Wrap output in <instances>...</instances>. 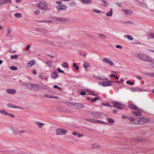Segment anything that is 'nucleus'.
Segmentation results:
<instances>
[{"mask_svg": "<svg viewBox=\"0 0 154 154\" xmlns=\"http://www.w3.org/2000/svg\"><path fill=\"white\" fill-rule=\"evenodd\" d=\"M129 120L131 122H133V123L136 124H142L143 123H146L148 122V119L145 118L139 117L138 119H136L132 117H128Z\"/></svg>", "mask_w": 154, "mask_h": 154, "instance_id": "obj_1", "label": "nucleus"}, {"mask_svg": "<svg viewBox=\"0 0 154 154\" xmlns=\"http://www.w3.org/2000/svg\"><path fill=\"white\" fill-rule=\"evenodd\" d=\"M137 57L141 60L150 63L152 62L151 58L146 55L143 54H139L137 55Z\"/></svg>", "mask_w": 154, "mask_h": 154, "instance_id": "obj_2", "label": "nucleus"}, {"mask_svg": "<svg viewBox=\"0 0 154 154\" xmlns=\"http://www.w3.org/2000/svg\"><path fill=\"white\" fill-rule=\"evenodd\" d=\"M112 103L114 105L113 106H112V107L116 108L122 110V108L125 107V106L122 103L117 102H113Z\"/></svg>", "mask_w": 154, "mask_h": 154, "instance_id": "obj_3", "label": "nucleus"}, {"mask_svg": "<svg viewBox=\"0 0 154 154\" xmlns=\"http://www.w3.org/2000/svg\"><path fill=\"white\" fill-rule=\"evenodd\" d=\"M67 132V131L63 128H58L56 130V134L57 135H65L66 134Z\"/></svg>", "mask_w": 154, "mask_h": 154, "instance_id": "obj_4", "label": "nucleus"}, {"mask_svg": "<svg viewBox=\"0 0 154 154\" xmlns=\"http://www.w3.org/2000/svg\"><path fill=\"white\" fill-rule=\"evenodd\" d=\"M39 8L46 10L48 8L47 4L45 2H40L39 3Z\"/></svg>", "mask_w": 154, "mask_h": 154, "instance_id": "obj_5", "label": "nucleus"}, {"mask_svg": "<svg viewBox=\"0 0 154 154\" xmlns=\"http://www.w3.org/2000/svg\"><path fill=\"white\" fill-rule=\"evenodd\" d=\"M70 105L76 107L78 109L82 108L84 107V105L82 103H70Z\"/></svg>", "mask_w": 154, "mask_h": 154, "instance_id": "obj_6", "label": "nucleus"}, {"mask_svg": "<svg viewBox=\"0 0 154 154\" xmlns=\"http://www.w3.org/2000/svg\"><path fill=\"white\" fill-rule=\"evenodd\" d=\"M91 115L93 117L97 119L99 118L101 116V113L100 112H91Z\"/></svg>", "mask_w": 154, "mask_h": 154, "instance_id": "obj_7", "label": "nucleus"}, {"mask_svg": "<svg viewBox=\"0 0 154 154\" xmlns=\"http://www.w3.org/2000/svg\"><path fill=\"white\" fill-rule=\"evenodd\" d=\"M112 82V81H109L108 82H100L98 83L99 85H102L103 86H109L111 85L110 83Z\"/></svg>", "mask_w": 154, "mask_h": 154, "instance_id": "obj_8", "label": "nucleus"}, {"mask_svg": "<svg viewBox=\"0 0 154 154\" xmlns=\"http://www.w3.org/2000/svg\"><path fill=\"white\" fill-rule=\"evenodd\" d=\"M102 61L103 63H107L110 65H112L113 64L112 61L107 58H105L103 59Z\"/></svg>", "mask_w": 154, "mask_h": 154, "instance_id": "obj_9", "label": "nucleus"}, {"mask_svg": "<svg viewBox=\"0 0 154 154\" xmlns=\"http://www.w3.org/2000/svg\"><path fill=\"white\" fill-rule=\"evenodd\" d=\"M11 0H0V6L11 3Z\"/></svg>", "mask_w": 154, "mask_h": 154, "instance_id": "obj_10", "label": "nucleus"}, {"mask_svg": "<svg viewBox=\"0 0 154 154\" xmlns=\"http://www.w3.org/2000/svg\"><path fill=\"white\" fill-rule=\"evenodd\" d=\"M29 86H31V89L34 91H35L38 89L37 85H32V84H29L28 85Z\"/></svg>", "mask_w": 154, "mask_h": 154, "instance_id": "obj_11", "label": "nucleus"}, {"mask_svg": "<svg viewBox=\"0 0 154 154\" xmlns=\"http://www.w3.org/2000/svg\"><path fill=\"white\" fill-rule=\"evenodd\" d=\"M129 108L141 111V110L138 109L135 105L134 104H130L128 106Z\"/></svg>", "mask_w": 154, "mask_h": 154, "instance_id": "obj_12", "label": "nucleus"}, {"mask_svg": "<svg viewBox=\"0 0 154 154\" xmlns=\"http://www.w3.org/2000/svg\"><path fill=\"white\" fill-rule=\"evenodd\" d=\"M35 64V60H32L29 62L27 63V66L28 67H30L32 65H33Z\"/></svg>", "mask_w": 154, "mask_h": 154, "instance_id": "obj_13", "label": "nucleus"}, {"mask_svg": "<svg viewBox=\"0 0 154 154\" xmlns=\"http://www.w3.org/2000/svg\"><path fill=\"white\" fill-rule=\"evenodd\" d=\"M122 10L124 12L125 14L126 15H130L133 13L132 11L128 9H122Z\"/></svg>", "mask_w": 154, "mask_h": 154, "instance_id": "obj_14", "label": "nucleus"}, {"mask_svg": "<svg viewBox=\"0 0 154 154\" xmlns=\"http://www.w3.org/2000/svg\"><path fill=\"white\" fill-rule=\"evenodd\" d=\"M7 106L9 107L15 109L18 108H19V106H17L11 103H8L7 104Z\"/></svg>", "mask_w": 154, "mask_h": 154, "instance_id": "obj_15", "label": "nucleus"}, {"mask_svg": "<svg viewBox=\"0 0 154 154\" xmlns=\"http://www.w3.org/2000/svg\"><path fill=\"white\" fill-rule=\"evenodd\" d=\"M53 74L51 75V77L54 79H56L57 78L58 76V75L57 72H54L53 73Z\"/></svg>", "mask_w": 154, "mask_h": 154, "instance_id": "obj_16", "label": "nucleus"}, {"mask_svg": "<svg viewBox=\"0 0 154 154\" xmlns=\"http://www.w3.org/2000/svg\"><path fill=\"white\" fill-rule=\"evenodd\" d=\"M144 75L150 77H154V72H146L144 73Z\"/></svg>", "mask_w": 154, "mask_h": 154, "instance_id": "obj_17", "label": "nucleus"}, {"mask_svg": "<svg viewBox=\"0 0 154 154\" xmlns=\"http://www.w3.org/2000/svg\"><path fill=\"white\" fill-rule=\"evenodd\" d=\"M81 1L82 2L87 4H90L92 3V0H81Z\"/></svg>", "mask_w": 154, "mask_h": 154, "instance_id": "obj_18", "label": "nucleus"}, {"mask_svg": "<svg viewBox=\"0 0 154 154\" xmlns=\"http://www.w3.org/2000/svg\"><path fill=\"white\" fill-rule=\"evenodd\" d=\"M7 91L9 94H14L16 93V91L14 89H8L7 90Z\"/></svg>", "mask_w": 154, "mask_h": 154, "instance_id": "obj_19", "label": "nucleus"}, {"mask_svg": "<svg viewBox=\"0 0 154 154\" xmlns=\"http://www.w3.org/2000/svg\"><path fill=\"white\" fill-rule=\"evenodd\" d=\"M67 19L64 18L59 17L58 18V21L65 22H67Z\"/></svg>", "mask_w": 154, "mask_h": 154, "instance_id": "obj_20", "label": "nucleus"}, {"mask_svg": "<svg viewBox=\"0 0 154 154\" xmlns=\"http://www.w3.org/2000/svg\"><path fill=\"white\" fill-rule=\"evenodd\" d=\"M112 8L110 9L109 11L106 14L107 16L111 17L112 15Z\"/></svg>", "mask_w": 154, "mask_h": 154, "instance_id": "obj_21", "label": "nucleus"}, {"mask_svg": "<svg viewBox=\"0 0 154 154\" xmlns=\"http://www.w3.org/2000/svg\"><path fill=\"white\" fill-rule=\"evenodd\" d=\"M100 147V146L97 143H93L91 145V147L93 148H98Z\"/></svg>", "mask_w": 154, "mask_h": 154, "instance_id": "obj_22", "label": "nucleus"}, {"mask_svg": "<svg viewBox=\"0 0 154 154\" xmlns=\"http://www.w3.org/2000/svg\"><path fill=\"white\" fill-rule=\"evenodd\" d=\"M131 112L136 116H139L142 115V113L138 111H132Z\"/></svg>", "mask_w": 154, "mask_h": 154, "instance_id": "obj_23", "label": "nucleus"}, {"mask_svg": "<svg viewBox=\"0 0 154 154\" xmlns=\"http://www.w3.org/2000/svg\"><path fill=\"white\" fill-rule=\"evenodd\" d=\"M124 37L127 38L130 40H132L133 39V37L132 36L128 35H125Z\"/></svg>", "mask_w": 154, "mask_h": 154, "instance_id": "obj_24", "label": "nucleus"}, {"mask_svg": "<svg viewBox=\"0 0 154 154\" xmlns=\"http://www.w3.org/2000/svg\"><path fill=\"white\" fill-rule=\"evenodd\" d=\"M94 123H100V124H108V123H106V122H103L102 121L97 120V119H95V121L94 122Z\"/></svg>", "mask_w": 154, "mask_h": 154, "instance_id": "obj_25", "label": "nucleus"}, {"mask_svg": "<svg viewBox=\"0 0 154 154\" xmlns=\"http://www.w3.org/2000/svg\"><path fill=\"white\" fill-rule=\"evenodd\" d=\"M95 119H91L89 118H87L85 119V120L87 121L94 123L95 121Z\"/></svg>", "mask_w": 154, "mask_h": 154, "instance_id": "obj_26", "label": "nucleus"}, {"mask_svg": "<svg viewBox=\"0 0 154 154\" xmlns=\"http://www.w3.org/2000/svg\"><path fill=\"white\" fill-rule=\"evenodd\" d=\"M52 63L53 62L51 61L50 60L47 62L46 64L49 67L51 68L52 66Z\"/></svg>", "mask_w": 154, "mask_h": 154, "instance_id": "obj_27", "label": "nucleus"}, {"mask_svg": "<svg viewBox=\"0 0 154 154\" xmlns=\"http://www.w3.org/2000/svg\"><path fill=\"white\" fill-rule=\"evenodd\" d=\"M101 2L102 3H103L102 4V5L103 7L106 6L108 5V3L106 1L102 0Z\"/></svg>", "mask_w": 154, "mask_h": 154, "instance_id": "obj_28", "label": "nucleus"}, {"mask_svg": "<svg viewBox=\"0 0 154 154\" xmlns=\"http://www.w3.org/2000/svg\"><path fill=\"white\" fill-rule=\"evenodd\" d=\"M83 66L85 69H86L89 66V65L88 63L85 62L83 64Z\"/></svg>", "mask_w": 154, "mask_h": 154, "instance_id": "obj_29", "label": "nucleus"}, {"mask_svg": "<svg viewBox=\"0 0 154 154\" xmlns=\"http://www.w3.org/2000/svg\"><path fill=\"white\" fill-rule=\"evenodd\" d=\"M107 119L108 120V121L109 123H114V121L112 119L109 117H107Z\"/></svg>", "mask_w": 154, "mask_h": 154, "instance_id": "obj_30", "label": "nucleus"}, {"mask_svg": "<svg viewBox=\"0 0 154 154\" xmlns=\"http://www.w3.org/2000/svg\"><path fill=\"white\" fill-rule=\"evenodd\" d=\"M0 113L4 115H7L8 112L4 110H0Z\"/></svg>", "mask_w": 154, "mask_h": 154, "instance_id": "obj_31", "label": "nucleus"}, {"mask_svg": "<svg viewBox=\"0 0 154 154\" xmlns=\"http://www.w3.org/2000/svg\"><path fill=\"white\" fill-rule=\"evenodd\" d=\"M98 36L100 38H103L104 39L106 38V35L104 34H100Z\"/></svg>", "mask_w": 154, "mask_h": 154, "instance_id": "obj_32", "label": "nucleus"}, {"mask_svg": "<svg viewBox=\"0 0 154 154\" xmlns=\"http://www.w3.org/2000/svg\"><path fill=\"white\" fill-rule=\"evenodd\" d=\"M92 11L97 13H101V11L100 10L96 9H93Z\"/></svg>", "mask_w": 154, "mask_h": 154, "instance_id": "obj_33", "label": "nucleus"}, {"mask_svg": "<svg viewBox=\"0 0 154 154\" xmlns=\"http://www.w3.org/2000/svg\"><path fill=\"white\" fill-rule=\"evenodd\" d=\"M21 13H16L14 14V16L17 18H20L21 17Z\"/></svg>", "mask_w": 154, "mask_h": 154, "instance_id": "obj_34", "label": "nucleus"}, {"mask_svg": "<svg viewBox=\"0 0 154 154\" xmlns=\"http://www.w3.org/2000/svg\"><path fill=\"white\" fill-rule=\"evenodd\" d=\"M100 100V98L99 97H95L93 98H92L91 100V102H93L94 101H96L97 100Z\"/></svg>", "mask_w": 154, "mask_h": 154, "instance_id": "obj_35", "label": "nucleus"}, {"mask_svg": "<svg viewBox=\"0 0 154 154\" xmlns=\"http://www.w3.org/2000/svg\"><path fill=\"white\" fill-rule=\"evenodd\" d=\"M141 89H140L139 88H133L131 89V91H139Z\"/></svg>", "mask_w": 154, "mask_h": 154, "instance_id": "obj_36", "label": "nucleus"}, {"mask_svg": "<svg viewBox=\"0 0 154 154\" xmlns=\"http://www.w3.org/2000/svg\"><path fill=\"white\" fill-rule=\"evenodd\" d=\"M10 69L11 70H16L17 69V68L14 66H12L10 67Z\"/></svg>", "mask_w": 154, "mask_h": 154, "instance_id": "obj_37", "label": "nucleus"}, {"mask_svg": "<svg viewBox=\"0 0 154 154\" xmlns=\"http://www.w3.org/2000/svg\"><path fill=\"white\" fill-rule=\"evenodd\" d=\"M61 9L65 10L66 9V6L64 5H61Z\"/></svg>", "mask_w": 154, "mask_h": 154, "instance_id": "obj_38", "label": "nucleus"}, {"mask_svg": "<svg viewBox=\"0 0 154 154\" xmlns=\"http://www.w3.org/2000/svg\"><path fill=\"white\" fill-rule=\"evenodd\" d=\"M7 30L8 31V34L7 35H9L10 33L12 31V29L10 28H8L7 29Z\"/></svg>", "mask_w": 154, "mask_h": 154, "instance_id": "obj_39", "label": "nucleus"}, {"mask_svg": "<svg viewBox=\"0 0 154 154\" xmlns=\"http://www.w3.org/2000/svg\"><path fill=\"white\" fill-rule=\"evenodd\" d=\"M45 96L46 97L49 98H53L52 96L50 95H49L47 94H45Z\"/></svg>", "mask_w": 154, "mask_h": 154, "instance_id": "obj_40", "label": "nucleus"}, {"mask_svg": "<svg viewBox=\"0 0 154 154\" xmlns=\"http://www.w3.org/2000/svg\"><path fill=\"white\" fill-rule=\"evenodd\" d=\"M9 133H10V131H11V134H14V131L12 129V128L11 127H10V128H9Z\"/></svg>", "mask_w": 154, "mask_h": 154, "instance_id": "obj_41", "label": "nucleus"}, {"mask_svg": "<svg viewBox=\"0 0 154 154\" xmlns=\"http://www.w3.org/2000/svg\"><path fill=\"white\" fill-rule=\"evenodd\" d=\"M101 105L102 106H108L109 107H112V106L110 105L106 104L103 102L101 103Z\"/></svg>", "mask_w": 154, "mask_h": 154, "instance_id": "obj_42", "label": "nucleus"}, {"mask_svg": "<svg viewBox=\"0 0 154 154\" xmlns=\"http://www.w3.org/2000/svg\"><path fill=\"white\" fill-rule=\"evenodd\" d=\"M126 83L128 84H129L130 85H134V83L133 82H131L129 81H127L126 82Z\"/></svg>", "mask_w": 154, "mask_h": 154, "instance_id": "obj_43", "label": "nucleus"}, {"mask_svg": "<svg viewBox=\"0 0 154 154\" xmlns=\"http://www.w3.org/2000/svg\"><path fill=\"white\" fill-rule=\"evenodd\" d=\"M18 57V55H14L13 56H11V59H13V58L17 59Z\"/></svg>", "mask_w": 154, "mask_h": 154, "instance_id": "obj_44", "label": "nucleus"}, {"mask_svg": "<svg viewBox=\"0 0 154 154\" xmlns=\"http://www.w3.org/2000/svg\"><path fill=\"white\" fill-rule=\"evenodd\" d=\"M62 66L63 67L65 68H68V65L65 63H63L62 64Z\"/></svg>", "mask_w": 154, "mask_h": 154, "instance_id": "obj_45", "label": "nucleus"}, {"mask_svg": "<svg viewBox=\"0 0 154 154\" xmlns=\"http://www.w3.org/2000/svg\"><path fill=\"white\" fill-rule=\"evenodd\" d=\"M76 4V3L74 2H71L70 4V5L72 6H74Z\"/></svg>", "mask_w": 154, "mask_h": 154, "instance_id": "obj_46", "label": "nucleus"}, {"mask_svg": "<svg viewBox=\"0 0 154 154\" xmlns=\"http://www.w3.org/2000/svg\"><path fill=\"white\" fill-rule=\"evenodd\" d=\"M53 87L54 88H55L58 89L60 90H62V89L60 88L59 87H58V86H57L56 85H54V86Z\"/></svg>", "mask_w": 154, "mask_h": 154, "instance_id": "obj_47", "label": "nucleus"}, {"mask_svg": "<svg viewBox=\"0 0 154 154\" xmlns=\"http://www.w3.org/2000/svg\"><path fill=\"white\" fill-rule=\"evenodd\" d=\"M44 125V124L43 123L39 122V128H42V127Z\"/></svg>", "mask_w": 154, "mask_h": 154, "instance_id": "obj_48", "label": "nucleus"}, {"mask_svg": "<svg viewBox=\"0 0 154 154\" xmlns=\"http://www.w3.org/2000/svg\"><path fill=\"white\" fill-rule=\"evenodd\" d=\"M56 8L59 11H60V10H61V5H59L58 6H57L56 7Z\"/></svg>", "mask_w": 154, "mask_h": 154, "instance_id": "obj_49", "label": "nucleus"}, {"mask_svg": "<svg viewBox=\"0 0 154 154\" xmlns=\"http://www.w3.org/2000/svg\"><path fill=\"white\" fill-rule=\"evenodd\" d=\"M150 36L152 38H154V33L152 32H151L149 34Z\"/></svg>", "mask_w": 154, "mask_h": 154, "instance_id": "obj_50", "label": "nucleus"}, {"mask_svg": "<svg viewBox=\"0 0 154 154\" xmlns=\"http://www.w3.org/2000/svg\"><path fill=\"white\" fill-rule=\"evenodd\" d=\"M39 22H45V23H47V22H52V21H50V20H45V21H39Z\"/></svg>", "mask_w": 154, "mask_h": 154, "instance_id": "obj_51", "label": "nucleus"}, {"mask_svg": "<svg viewBox=\"0 0 154 154\" xmlns=\"http://www.w3.org/2000/svg\"><path fill=\"white\" fill-rule=\"evenodd\" d=\"M51 19L54 20L58 21V18L53 17H51Z\"/></svg>", "mask_w": 154, "mask_h": 154, "instance_id": "obj_52", "label": "nucleus"}, {"mask_svg": "<svg viewBox=\"0 0 154 154\" xmlns=\"http://www.w3.org/2000/svg\"><path fill=\"white\" fill-rule=\"evenodd\" d=\"M79 94L82 95H84L86 94V93L85 91H82L81 93H80Z\"/></svg>", "mask_w": 154, "mask_h": 154, "instance_id": "obj_53", "label": "nucleus"}, {"mask_svg": "<svg viewBox=\"0 0 154 154\" xmlns=\"http://www.w3.org/2000/svg\"><path fill=\"white\" fill-rule=\"evenodd\" d=\"M39 77H40L41 78V79H45L46 81L48 80V79L46 78L44 76H39Z\"/></svg>", "mask_w": 154, "mask_h": 154, "instance_id": "obj_54", "label": "nucleus"}, {"mask_svg": "<svg viewBox=\"0 0 154 154\" xmlns=\"http://www.w3.org/2000/svg\"><path fill=\"white\" fill-rule=\"evenodd\" d=\"M57 70L58 71L60 72H61V73H64V72L62 70L60 69L59 68H58L57 69Z\"/></svg>", "mask_w": 154, "mask_h": 154, "instance_id": "obj_55", "label": "nucleus"}, {"mask_svg": "<svg viewBox=\"0 0 154 154\" xmlns=\"http://www.w3.org/2000/svg\"><path fill=\"white\" fill-rule=\"evenodd\" d=\"M7 115H9V116H10L11 117H12V118H14L15 117L14 115H13L12 114H11V113H8Z\"/></svg>", "mask_w": 154, "mask_h": 154, "instance_id": "obj_56", "label": "nucleus"}, {"mask_svg": "<svg viewBox=\"0 0 154 154\" xmlns=\"http://www.w3.org/2000/svg\"><path fill=\"white\" fill-rule=\"evenodd\" d=\"M77 136L79 137H82L83 136V135L82 134H79L78 133L77 134Z\"/></svg>", "mask_w": 154, "mask_h": 154, "instance_id": "obj_57", "label": "nucleus"}, {"mask_svg": "<svg viewBox=\"0 0 154 154\" xmlns=\"http://www.w3.org/2000/svg\"><path fill=\"white\" fill-rule=\"evenodd\" d=\"M30 45L29 44L28 45L26 48V49L27 50H28L30 48Z\"/></svg>", "mask_w": 154, "mask_h": 154, "instance_id": "obj_58", "label": "nucleus"}, {"mask_svg": "<svg viewBox=\"0 0 154 154\" xmlns=\"http://www.w3.org/2000/svg\"><path fill=\"white\" fill-rule=\"evenodd\" d=\"M116 46L117 48L122 49V46L120 45H116Z\"/></svg>", "mask_w": 154, "mask_h": 154, "instance_id": "obj_59", "label": "nucleus"}, {"mask_svg": "<svg viewBox=\"0 0 154 154\" xmlns=\"http://www.w3.org/2000/svg\"><path fill=\"white\" fill-rule=\"evenodd\" d=\"M34 14H38V10H37L34 12Z\"/></svg>", "mask_w": 154, "mask_h": 154, "instance_id": "obj_60", "label": "nucleus"}, {"mask_svg": "<svg viewBox=\"0 0 154 154\" xmlns=\"http://www.w3.org/2000/svg\"><path fill=\"white\" fill-rule=\"evenodd\" d=\"M32 73L34 74L35 75L36 73V71L35 70H33L32 71Z\"/></svg>", "mask_w": 154, "mask_h": 154, "instance_id": "obj_61", "label": "nucleus"}, {"mask_svg": "<svg viewBox=\"0 0 154 154\" xmlns=\"http://www.w3.org/2000/svg\"><path fill=\"white\" fill-rule=\"evenodd\" d=\"M128 117H127V116H122V118L123 119H126V118H128Z\"/></svg>", "mask_w": 154, "mask_h": 154, "instance_id": "obj_62", "label": "nucleus"}, {"mask_svg": "<svg viewBox=\"0 0 154 154\" xmlns=\"http://www.w3.org/2000/svg\"><path fill=\"white\" fill-rule=\"evenodd\" d=\"M78 133H76V132H73V133H72V134H73L74 135H77Z\"/></svg>", "mask_w": 154, "mask_h": 154, "instance_id": "obj_63", "label": "nucleus"}, {"mask_svg": "<svg viewBox=\"0 0 154 154\" xmlns=\"http://www.w3.org/2000/svg\"><path fill=\"white\" fill-rule=\"evenodd\" d=\"M150 66L151 67L154 68V63H152L150 64Z\"/></svg>", "mask_w": 154, "mask_h": 154, "instance_id": "obj_64", "label": "nucleus"}]
</instances>
